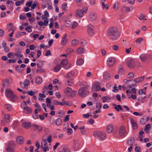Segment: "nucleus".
Wrapping results in <instances>:
<instances>
[{
  "instance_id": "29",
  "label": "nucleus",
  "mask_w": 152,
  "mask_h": 152,
  "mask_svg": "<svg viewBox=\"0 0 152 152\" xmlns=\"http://www.w3.org/2000/svg\"><path fill=\"white\" fill-rule=\"evenodd\" d=\"M79 43V41L76 39H73L71 42L72 45L73 46H76L78 45Z\"/></svg>"
},
{
  "instance_id": "57",
  "label": "nucleus",
  "mask_w": 152,
  "mask_h": 152,
  "mask_svg": "<svg viewBox=\"0 0 152 152\" xmlns=\"http://www.w3.org/2000/svg\"><path fill=\"white\" fill-rule=\"evenodd\" d=\"M102 8L103 9H105L106 10H107L109 6L107 4H105L104 3H103L102 4Z\"/></svg>"
},
{
  "instance_id": "36",
  "label": "nucleus",
  "mask_w": 152,
  "mask_h": 152,
  "mask_svg": "<svg viewBox=\"0 0 152 152\" xmlns=\"http://www.w3.org/2000/svg\"><path fill=\"white\" fill-rule=\"evenodd\" d=\"M73 83V80L72 79H69L67 81H66L65 84L68 86H71Z\"/></svg>"
},
{
  "instance_id": "48",
  "label": "nucleus",
  "mask_w": 152,
  "mask_h": 152,
  "mask_svg": "<svg viewBox=\"0 0 152 152\" xmlns=\"http://www.w3.org/2000/svg\"><path fill=\"white\" fill-rule=\"evenodd\" d=\"M15 145L14 141H10L8 144V147H12V146Z\"/></svg>"
},
{
  "instance_id": "33",
  "label": "nucleus",
  "mask_w": 152,
  "mask_h": 152,
  "mask_svg": "<svg viewBox=\"0 0 152 152\" xmlns=\"http://www.w3.org/2000/svg\"><path fill=\"white\" fill-rule=\"evenodd\" d=\"M36 81L37 83L38 84H41L42 82V77L39 76L37 77L36 79Z\"/></svg>"
},
{
  "instance_id": "1",
  "label": "nucleus",
  "mask_w": 152,
  "mask_h": 152,
  "mask_svg": "<svg viewBox=\"0 0 152 152\" xmlns=\"http://www.w3.org/2000/svg\"><path fill=\"white\" fill-rule=\"evenodd\" d=\"M107 34L113 42H117L119 39L120 33L116 27H112L109 28L107 31Z\"/></svg>"
},
{
  "instance_id": "52",
  "label": "nucleus",
  "mask_w": 152,
  "mask_h": 152,
  "mask_svg": "<svg viewBox=\"0 0 152 152\" xmlns=\"http://www.w3.org/2000/svg\"><path fill=\"white\" fill-rule=\"evenodd\" d=\"M78 23L76 21L74 22L72 25V28L73 29H74L76 28L78 26Z\"/></svg>"
},
{
  "instance_id": "26",
  "label": "nucleus",
  "mask_w": 152,
  "mask_h": 152,
  "mask_svg": "<svg viewBox=\"0 0 152 152\" xmlns=\"http://www.w3.org/2000/svg\"><path fill=\"white\" fill-rule=\"evenodd\" d=\"M80 144L77 140H74L73 147L75 149L77 150L79 148Z\"/></svg>"
},
{
  "instance_id": "56",
  "label": "nucleus",
  "mask_w": 152,
  "mask_h": 152,
  "mask_svg": "<svg viewBox=\"0 0 152 152\" xmlns=\"http://www.w3.org/2000/svg\"><path fill=\"white\" fill-rule=\"evenodd\" d=\"M67 132L69 135L71 134L72 133V130L71 128H69L66 129Z\"/></svg>"
},
{
  "instance_id": "55",
  "label": "nucleus",
  "mask_w": 152,
  "mask_h": 152,
  "mask_svg": "<svg viewBox=\"0 0 152 152\" xmlns=\"http://www.w3.org/2000/svg\"><path fill=\"white\" fill-rule=\"evenodd\" d=\"M134 77V75L133 73L132 72H129L127 75V77L128 78H133Z\"/></svg>"
},
{
  "instance_id": "61",
  "label": "nucleus",
  "mask_w": 152,
  "mask_h": 152,
  "mask_svg": "<svg viewBox=\"0 0 152 152\" xmlns=\"http://www.w3.org/2000/svg\"><path fill=\"white\" fill-rule=\"evenodd\" d=\"M65 25L67 27H69L71 24V22L69 20H66L65 21Z\"/></svg>"
},
{
  "instance_id": "32",
  "label": "nucleus",
  "mask_w": 152,
  "mask_h": 152,
  "mask_svg": "<svg viewBox=\"0 0 152 152\" xmlns=\"http://www.w3.org/2000/svg\"><path fill=\"white\" fill-rule=\"evenodd\" d=\"M47 143L46 141V139H44V137H43L42 139V141L41 143V147L48 146L47 145Z\"/></svg>"
},
{
  "instance_id": "3",
  "label": "nucleus",
  "mask_w": 152,
  "mask_h": 152,
  "mask_svg": "<svg viewBox=\"0 0 152 152\" xmlns=\"http://www.w3.org/2000/svg\"><path fill=\"white\" fill-rule=\"evenodd\" d=\"M93 134L95 137H97L100 140H104L106 138V134L103 132L95 131Z\"/></svg>"
},
{
  "instance_id": "14",
  "label": "nucleus",
  "mask_w": 152,
  "mask_h": 152,
  "mask_svg": "<svg viewBox=\"0 0 152 152\" xmlns=\"http://www.w3.org/2000/svg\"><path fill=\"white\" fill-rule=\"evenodd\" d=\"M103 77L104 81H107L110 79L111 75L109 73L105 72L103 74Z\"/></svg>"
},
{
  "instance_id": "18",
  "label": "nucleus",
  "mask_w": 152,
  "mask_h": 152,
  "mask_svg": "<svg viewBox=\"0 0 152 152\" xmlns=\"http://www.w3.org/2000/svg\"><path fill=\"white\" fill-rule=\"evenodd\" d=\"M89 18L91 21H94L96 20L97 17L95 14L92 13L90 14Z\"/></svg>"
},
{
  "instance_id": "51",
  "label": "nucleus",
  "mask_w": 152,
  "mask_h": 152,
  "mask_svg": "<svg viewBox=\"0 0 152 152\" xmlns=\"http://www.w3.org/2000/svg\"><path fill=\"white\" fill-rule=\"evenodd\" d=\"M16 70L19 73H22V70H21V67H19L18 65L16 66L15 68Z\"/></svg>"
},
{
  "instance_id": "8",
  "label": "nucleus",
  "mask_w": 152,
  "mask_h": 152,
  "mask_svg": "<svg viewBox=\"0 0 152 152\" xmlns=\"http://www.w3.org/2000/svg\"><path fill=\"white\" fill-rule=\"evenodd\" d=\"M115 59L114 57L109 58L107 61V64L109 67L112 66L114 64Z\"/></svg>"
},
{
  "instance_id": "53",
  "label": "nucleus",
  "mask_w": 152,
  "mask_h": 152,
  "mask_svg": "<svg viewBox=\"0 0 152 152\" xmlns=\"http://www.w3.org/2000/svg\"><path fill=\"white\" fill-rule=\"evenodd\" d=\"M138 93L140 95H142L143 94L145 95L146 94V91H144L142 89L139 90L138 91Z\"/></svg>"
},
{
  "instance_id": "22",
  "label": "nucleus",
  "mask_w": 152,
  "mask_h": 152,
  "mask_svg": "<svg viewBox=\"0 0 152 152\" xmlns=\"http://www.w3.org/2000/svg\"><path fill=\"white\" fill-rule=\"evenodd\" d=\"M133 9V8H132V9L131 10L130 7H128L127 6H124L122 7V11L123 12H129L130 11H132Z\"/></svg>"
},
{
  "instance_id": "34",
  "label": "nucleus",
  "mask_w": 152,
  "mask_h": 152,
  "mask_svg": "<svg viewBox=\"0 0 152 152\" xmlns=\"http://www.w3.org/2000/svg\"><path fill=\"white\" fill-rule=\"evenodd\" d=\"M61 68V65L59 64H58L56 66L54 67V71L56 72H58L59 71Z\"/></svg>"
},
{
  "instance_id": "7",
  "label": "nucleus",
  "mask_w": 152,
  "mask_h": 152,
  "mask_svg": "<svg viewBox=\"0 0 152 152\" xmlns=\"http://www.w3.org/2000/svg\"><path fill=\"white\" fill-rule=\"evenodd\" d=\"M101 87L99 82L94 83L92 87V90L94 91H99Z\"/></svg>"
},
{
  "instance_id": "5",
  "label": "nucleus",
  "mask_w": 152,
  "mask_h": 152,
  "mask_svg": "<svg viewBox=\"0 0 152 152\" xmlns=\"http://www.w3.org/2000/svg\"><path fill=\"white\" fill-rule=\"evenodd\" d=\"M89 94L88 91L85 90L83 87H81L79 89L78 91V94L81 97H84L87 96Z\"/></svg>"
},
{
  "instance_id": "16",
  "label": "nucleus",
  "mask_w": 152,
  "mask_h": 152,
  "mask_svg": "<svg viewBox=\"0 0 152 152\" xmlns=\"http://www.w3.org/2000/svg\"><path fill=\"white\" fill-rule=\"evenodd\" d=\"M130 120L132 125L133 129H137V128L138 126L136 122L134 121V120L132 118H130Z\"/></svg>"
},
{
  "instance_id": "27",
  "label": "nucleus",
  "mask_w": 152,
  "mask_h": 152,
  "mask_svg": "<svg viewBox=\"0 0 152 152\" xmlns=\"http://www.w3.org/2000/svg\"><path fill=\"white\" fill-rule=\"evenodd\" d=\"M74 73L72 71H71L70 72L68 73L66 75V77L69 79H72V78L74 76Z\"/></svg>"
},
{
  "instance_id": "17",
  "label": "nucleus",
  "mask_w": 152,
  "mask_h": 152,
  "mask_svg": "<svg viewBox=\"0 0 152 152\" xmlns=\"http://www.w3.org/2000/svg\"><path fill=\"white\" fill-rule=\"evenodd\" d=\"M127 144L129 145L133 146L135 142V138L134 137L130 138L127 141Z\"/></svg>"
},
{
  "instance_id": "19",
  "label": "nucleus",
  "mask_w": 152,
  "mask_h": 152,
  "mask_svg": "<svg viewBox=\"0 0 152 152\" xmlns=\"http://www.w3.org/2000/svg\"><path fill=\"white\" fill-rule=\"evenodd\" d=\"M10 114H5L4 116V120L7 123H9L10 122Z\"/></svg>"
},
{
  "instance_id": "62",
  "label": "nucleus",
  "mask_w": 152,
  "mask_h": 152,
  "mask_svg": "<svg viewBox=\"0 0 152 152\" xmlns=\"http://www.w3.org/2000/svg\"><path fill=\"white\" fill-rule=\"evenodd\" d=\"M5 107L8 110H11V106L10 104H6Z\"/></svg>"
},
{
  "instance_id": "35",
  "label": "nucleus",
  "mask_w": 152,
  "mask_h": 152,
  "mask_svg": "<svg viewBox=\"0 0 152 152\" xmlns=\"http://www.w3.org/2000/svg\"><path fill=\"white\" fill-rule=\"evenodd\" d=\"M18 51L19 53H16L15 54V56H17L18 58L20 59L21 58L23 57V55L20 54V53H21V52L20 50L19 49L18 50Z\"/></svg>"
},
{
  "instance_id": "4",
  "label": "nucleus",
  "mask_w": 152,
  "mask_h": 152,
  "mask_svg": "<svg viewBox=\"0 0 152 152\" xmlns=\"http://www.w3.org/2000/svg\"><path fill=\"white\" fill-rule=\"evenodd\" d=\"M61 64L64 68L66 69H68L71 67V63L68 62L67 59H63L61 62Z\"/></svg>"
},
{
  "instance_id": "46",
  "label": "nucleus",
  "mask_w": 152,
  "mask_h": 152,
  "mask_svg": "<svg viewBox=\"0 0 152 152\" xmlns=\"http://www.w3.org/2000/svg\"><path fill=\"white\" fill-rule=\"evenodd\" d=\"M72 91V89L70 87L67 88L65 90V93L67 94H69Z\"/></svg>"
},
{
  "instance_id": "28",
  "label": "nucleus",
  "mask_w": 152,
  "mask_h": 152,
  "mask_svg": "<svg viewBox=\"0 0 152 152\" xmlns=\"http://www.w3.org/2000/svg\"><path fill=\"white\" fill-rule=\"evenodd\" d=\"M31 126V124L29 122H26L23 123L22 126L26 129H28Z\"/></svg>"
},
{
  "instance_id": "39",
  "label": "nucleus",
  "mask_w": 152,
  "mask_h": 152,
  "mask_svg": "<svg viewBox=\"0 0 152 152\" xmlns=\"http://www.w3.org/2000/svg\"><path fill=\"white\" fill-rule=\"evenodd\" d=\"M133 80H127L126 79H124V82L129 85H132L133 84V83H130V82Z\"/></svg>"
},
{
  "instance_id": "30",
  "label": "nucleus",
  "mask_w": 152,
  "mask_h": 152,
  "mask_svg": "<svg viewBox=\"0 0 152 152\" xmlns=\"http://www.w3.org/2000/svg\"><path fill=\"white\" fill-rule=\"evenodd\" d=\"M84 63L83 60L81 58L78 59L76 62V64L78 66L82 65Z\"/></svg>"
},
{
  "instance_id": "31",
  "label": "nucleus",
  "mask_w": 152,
  "mask_h": 152,
  "mask_svg": "<svg viewBox=\"0 0 152 152\" xmlns=\"http://www.w3.org/2000/svg\"><path fill=\"white\" fill-rule=\"evenodd\" d=\"M140 58L142 61L145 62L147 59V57L145 54H142L140 56Z\"/></svg>"
},
{
  "instance_id": "44",
  "label": "nucleus",
  "mask_w": 152,
  "mask_h": 152,
  "mask_svg": "<svg viewBox=\"0 0 152 152\" xmlns=\"http://www.w3.org/2000/svg\"><path fill=\"white\" fill-rule=\"evenodd\" d=\"M102 102L104 103L105 102L108 100H110L111 99V98L107 96H103L102 97Z\"/></svg>"
},
{
  "instance_id": "41",
  "label": "nucleus",
  "mask_w": 152,
  "mask_h": 152,
  "mask_svg": "<svg viewBox=\"0 0 152 152\" xmlns=\"http://www.w3.org/2000/svg\"><path fill=\"white\" fill-rule=\"evenodd\" d=\"M9 80L7 79L4 80L3 83V86L4 87H8L9 85Z\"/></svg>"
},
{
  "instance_id": "15",
  "label": "nucleus",
  "mask_w": 152,
  "mask_h": 152,
  "mask_svg": "<svg viewBox=\"0 0 152 152\" xmlns=\"http://www.w3.org/2000/svg\"><path fill=\"white\" fill-rule=\"evenodd\" d=\"M119 133L121 136L125 135L126 133V129L124 126L120 127L119 130Z\"/></svg>"
},
{
  "instance_id": "23",
  "label": "nucleus",
  "mask_w": 152,
  "mask_h": 152,
  "mask_svg": "<svg viewBox=\"0 0 152 152\" xmlns=\"http://www.w3.org/2000/svg\"><path fill=\"white\" fill-rule=\"evenodd\" d=\"M67 40L66 39V34H64L62 39L61 44L62 45H65L67 42Z\"/></svg>"
},
{
  "instance_id": "2",
  "label": "nucleus",
  "mask_w": 152,
  "mask_h": 152,
  "mask_svg": "<svg viewBox=\"0 0 152 152\" xmlns=\"http://www.w3.org/2000/svg\"><path fill=\"white\" fill-rule=\"evenodd\" d=\"M6 96L9 98L12 101L14 102L17 98V96L14 94L12 91L9 89H7L6 91Z\"/></svg>"
},
{
  "instance_id": "43",
  "label": "nucleus",
  "mask_w": 152,
  "mask_h": 152,
  "mask_svg": "<svg viewBox=\"0 0 152 152\" xmlns=\"http://www.w3.org/2000/svg\"><path fill=\"white\" fill-rule=\"evenodd\" d=\"M38 4V3L36 1H34L33 4H32L31 6V11H33L32 9H34L37 6V5Z\"/></svg>"
},
{
  "instance_id": "9",
  "label": "nucleus",
  "mask_w": 152,
  "mask_h": 152,
  "mask_svg": "<svg viewBox=\"0 0 152 152\" xmlns=\"http://www.w3.org/2000/svg\"><path fill=\"white\" fill-rule=\"evenodd\" d=\"M75 15L77 18H82L84 16V14L82 10L78 9L76 10L75 12Z\"/></svg>"
},
{
  "instance_id": "21",
  "label": "nucleus",
  "mask_w": 152,
  "mask_h": 152,
  "mask_svg": "<svg viewBox=\"0 0 152 152\" xmlns=\"http://www.w3.org/2000/svg\"><path fill=\"white\" fill-rule=\"evenodd\" d=\"M131 88V86H127L126 88L127 89L126 92L129 98H130L131 97V94H132V91L129 90V88Z\"/></svg>"
},
{
  "instance_id": "42",
  "label": "nucleus",
  "mask_w": 152,
  "mask_h": 152,
  "mask_svg": "<svg viewBox=\"0 0 152 152\" xmlns=\"http://www.w3.org/2000/svg\"><path fill=\"white\" fill-rule=\"evenodd\" d=\"M117 111L119 112L120 110H122V108L120 105H118L116 107H115L114 108Z\"/></svg>"
},
{
  "instance_id": "54",
  "label": "nucleus",
  "mask_w": 152,
  "mask_h": 152,
  "mask_svg": "<svg viewBox=\"0 0 152 152\" xmlns=\"http://www.w3.org/2000/svg\"><path fill=\"white\" fill-rule=\"evenodd\" d=\"M66 51L67 53L69 54L72 53L74 51V50L71 48H69L67 49Z\"/></svg>"
},
{
  "instance_id": "47",
  "label": "nucleus",
  "mask_w": 152,
  "mask_h": 152,
  "mask_svg": "<svg viewBox=\"0 0 152 152\" xmlns=\"http://www.w3.org/2000/svg\"><path fill=\"white\" fill-rule=\"evenodd\" d=\"M113 8L115 10H116L118 9V1H116L115 2Z\"/></svg>"
},
{
  "instance_id": "37",
  "label": "nucleus",
  "mask_w": 152,
  "mask_h": 152,
  "mask_svg": "<svg viewBox=\"0 0 152 152\" xmlns=\"http://www.w3.org/2000/svg\"><path fill=\"white\" fill-rule=\"evenodd\" d=\"M5 150L7 152H15L14 149L11 147H7L6 148Z\"/></svg>"
},
{
  "instance_id": "11",
  "label": "nucleus",
  "mask_w": 152,
  "mask_h": 152,
  "mask_svg": "<svg viewBox=\"0 0 152 152\" xmlns=\"http://www.w3.org/2000/svg\"><path fill=\"white\" fill-rule=\"evenodd\" d=\"M24 141V138L22 136H18L16 138V142L18 144L21 145L23 144Z\"/></svg>"
},
{
  "instance_id": "45",
  "label": "nucleus",
  "mask_w": 152,
  "mask_h": 152,
  "mask_svg": "<svg viewBox=\"0 0 152 152\" xmlns=\"http://www.w3.org/2000/svg\"><path fill=\"white\" fill-rule=\"evenodd\" d=\"M102 103L99 102L96 103V109H97L100 110L102 108Z\"/></svg>"
},
{
  "instance_id": "24",
  "label": "nucleus",
  "mask_w": 152,
  "mask_h": 152,
  "mask_svg": "<svg viewBox=\"0 0 152 152\" xmlns=\"http://www.w3.org/2000/svg\"><path fill=\"white\" fill-rule=\"evenodd\" d=\"M113 127L112 125L109 124L107 127V131L109 133H110L112 132L113 130Z\"/></svg>"
},
{
  "instance_id": "63",
  "label": "nucleus",
  "mask_w": 152,
  "mask_h": 152,
  "mask_svg": "<svg viewBox=\"0 0 152 152\" xmlns=\"http://www.w3.org/2000/svg\"><path fill=\"white\" fill-rule=\"evenodd\" d=\"M33 4L32 1H29L27 2L26 3V5L28 6V7H30Z\"/></svg>"
},
{
  "instance_id": "20",
  "label": "nucleus",
  "mask_w": 152,
  "mask_h": 152,
  "mask_svg": "<svg viewBox=\"0 0 152 152\" xmlns=\"http://www.w3.org/2000/svg\"><path fill=\"white\" fill-rule=\"evenodd\" d=\"M144 78L145 76H142L135 79H134V81L135 83H136L143 81L144 80Z\"/></svg>"
},
{
  "instance_id": "12",
  "label": "nucleus",
  "mask_w": 152,
  "mask_h": 152,
  "mask_svg": "<svg viewBox=\"0 0 152 152\" xmlns=\"http://www.w3.org/2000/svg\"><path fill=\"white\" fill-rule=\"evenodd\" d=\"M32 109L31 108L28 107L26 106H25L23 107V112L25 114H29L32 112Z\"/></svg>"
},
{
  "instance_id": "40",
  "label": "nucleus",
  "mask_w": 152,
  "mask_h": 152,
  "mask_svg": "<svg viewBox=\"0 0 152 152\" xmlns=\"http://www.w3.org/2000/svg\"><path fill=\"white\" fill-rule=\"evenodd\" d=\"M143 39L142 38H138L135 40V42L138 44H140L141 42L143 41Z\"/></svg>"
},
{
  "instance_id": "6",
  "label": "nucleus",
  "mask_w": 152,
  "mask_h": 152,
  "mask_svg": "<svg viewBox=\"0 0 152 152\" xmlns=\"http://www.w3.org/2000/svg\"><path fill=\"white\" fill-rule=\"evenodd\" d=\"M93 27V26L91 24H89L88 26L87 32L90 36H93L94 34V31Z\"/></svg>"
},
{
  "instance_id": "10",
  "label": "nucleus",
  "mask_w": 152,
  "mask_h": 152,
  "mask_svg": "<svg viewBox=\"0 0 152 152\" xmlns=\"http://www.w3.org/2000/svg\"><path fill=\"white\" fill-rule=\"evenodd\" d=\"M52 3L50 0H48L45 1L43 4V8L48 7V9L50 10L52 8Z\"/></svg>"
},
{
  "instance_id": "50",
  "label": "nucleus",
  "mask_w": 152,
  "mask_h": 152,
  "mask_svg": "<svg viewBox=\"0 0 152 152\" xmlns=\"http://www.w3.org/2000/svg\"><path fill=\"white\" fill-rule=\"evenodd\" d=\"M38 127L39 126L38 125L35 124H33L31 126V127L34 131H35L36 130H37L38 128Z\"/></svg>"
},
{
  "instance_id": "25",
  "label": "nucleus",
  "mask_w": 152,
  "mask_h": 152,
  "mask_svg": "<svg viewBox=\"0 0 152 152\" xmlns=\"http://www.w3.org/2000/svg\"><path fill=\"white\" fill-rule=\"evenodd\" d=\"M84 48L81 47H80L77 48V50H76V52L78 54H82L83 53H84Z\"/></svg>"
},
{
  "instance_id": "58",
  "label": "nucleus",
  "mask_w": 152,
  "mask_h": 152,
  "mask_svg": "<svg viewBox=\"0 0 152 152\" xmlns=\"http://www.w3.org/2000/svg\"><path fill=\"white\" fill-rule=\"evenodd\" d=\"M23 83L25 86H27L30 84V81L26 79Z\"/></svg>"
},
{
  "instance_id": "49",
  "label": "nucleus",
  "mask_w": 152,
  "mask_h": 152,
  "mask_svg": "<svg viewBox=\"0 0 152 152\" xmlns=\"http://www.w3.org/2000/svg\"><path fill=\"white\" fill-rule=\"evenodd\" d=\"M32 26H29L27 27L26 28L25 30L28 32L30 33L32 31V29H31Z\"/></svg>"
},
{
  "instance_id": "60",
  "label": "nucleus",
  "mask_w": 152,
  "mask_h": 152,
  "mask_svg": "<svg viewBox=\"0 0 152 152\" xmlns=\"http://www.w3.org/2000/svg\"><path fill=\"white\" fill-rule=\"evenodd\" d=\"M45 72V70L42 68L39 69H37L36 71V72L37 73H42L44 72Z\"/></svg>"
},
{
  "instance_id": "59",
  "label": "nucleus",
  "mask_w": 152,
  "mask_h": 152,
  "mask_svg": "<svg viewBox=\"0 0 152 152\" xmlns=\"http://www.w3.org/2000/svg\"><path fill=\"white\" fill-rule=\"evenodd\" d=\"M48 88L47 86H45L42 89V93H47L48 91Z\"/></svg>"
},
{
  "instance_id": "13",
  "label": "nucleus",
  "mask_w": 152,
  "mask_h": 152,
  "mask_svg": "<svg viewBox=\"0 0 152 152\" xmlns=\"http://www.w3.org/2000/svg\"><path fill=\"white\" fill-rule=\"evenodd\" d=\"M128 66L130 68H134L135 66V62L133 59H131L127 61Z\"/></svg>"
},
{
  "instance_id": "64",
  "label": "nucleus",
  "mask_w": 152,
  "mask_h": 152,
  "mask_svg": "<svg viewBox=\"0 0 152 152\" xmlns=\"http://www.w3.org/2000/svg\"><path fill=\"white\" fill-rule=\"evenodd\" d=\"M140 122L141 124H144L146 123V121L144 118H142L141 119Z\"/></svg>"
},
{
  "instance_id": "38",
  "label": "nucleus",
  "mask_w": 152,
  "mask_h": 152,
  "mask_svg": "<svg viewBox=\"0 0 152 152\" xmlns=\"http://www.w3.org/2000/svg\"><path fill=\"white\" fill-rule=\"evenodd\" d=\"M62 122V120L60 118L57 119L56 121V124L57 126H59L61 125Z\"/></svg>"
}]
</instances>
